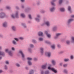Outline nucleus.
<instances>
[{"label": "nucleus", "mask_w": 74, "mask_h": 74, "mask_svg": "<svg viewBox=\"0 0 74 74\" xmlns=\"http://www.w3.org/2000/svg\"><path fill=\"white\" fill-rule=\"evenodd\" d=\"M66 43L68 45H69V44H70V41L69 40H67L66 41Z\"/></svg>", "instance_id": "37998d69"}, {"label": "nucleus", "mask_w": 74, "mask_h": 74, "mask_svg": "<svg viewBox=\"0 0 74 74\" xmlns=\"http://www.w3.org/2000/svg\"><path fill=\"white\" fill-rule=\"evenodd\" d=\"M34 74V71L33 70H31L29 72V74Z\"/></svg>", "instance_id": "393cba45"}, {"label": "nucleus", "mask_w": 74, "mask_h": 74, "mask_svg": "<svg viewBox=\"0 0 74 74\" xmlns=\"http://www.w3.org/2000/svg\"><path fill=\"white\" fill-rule=\"evenodd\" d=\"M63 66L64 67H66L67 66V64H64Z\"/></svg>", "instance_id": "49530a36"}, {"label": "nucleus", "mask_w": 74, "mask_h": 74, "mask_svg": "<svg viewBox=\"0 0 74 74\" xmlns=\"http://www.w3.org/2000/svg\"><path fill=\"white\" fill-rule=\"evenodd\" d=\"M19 39L21 40H23V38L22 37H20L19 38Z\"/></svg>", "instance_id": "09e8293b"}, {"label": "nucleus", "mask_w": 74, "mask_h": 74, "mask_svg": "<svg viewBox=\"0 0 74 74\" xmlns=\"http://www.w3.org/2000/svg\"><path fill=\"white\" fill-rule=\"evenodd\" d=\"M14 39L16 41H19V39L16 38H14Z\"/></svg>", "instance_id": "a18cd8bd"}, {"label": "nucleus", "mask_w": 74, "mask_h": 74, "mask_svg": "<svg viewBox=\"0 0 74 74\" xmlns=\"http://www.w3.org/2000/svg\"><path fill=\"white\" fill-rule=\"evenodd\" d=\"M71 38L72 39V41H71V42H72V43H74V37H72Z\"/></svg>", "instance_id": "a878e982"}, {"label": "nucleus", "mask_w": 74, "mask_h": 74, "mask_svg": "<svg viewBox=\"0 0 74 74\" xmlns=\"http://www.w3.org/2000/svg\"><path fill=\"white\" fill-rule=\"evenodd\" d=\"M28 65H29V66H31V65H32V62L30 61H28Z\"/></svg>", "instance_id": "5701e85b"}, {"label": "nucleus", "mask_w": 74, "mask_h": 74, "mask_svg": "<svg viewBox=\"0 0 74 74\" xmlns=\"http://www.w3.org/2000/svg\"><path fill=\"white\" fill-rule=\"evenodd\" d=\"M28 17L30 19H32V15L31 14H29L28 15Z\"/></svg>", "instance_id": "e433bc0d"}, {"label": "nucleus", "mask_w": 74, "mask_h": 74, "mask_svg": "<svg viewBox=\"0 0 74 74\" xmlns=\"http://www.w3.org/2000/svg\"><path fill=\"white\" fill-rule=\"evenodd\" d=\"M11 16L12 18H14L15 17H16V18H19V16H18V12H16L15 15V16H14V14L11 15Z\"/></svg>", "instance_id": "f03ea898"}, {"label": "nucleus", "mask_w": 74, "mask_h": 74, "mask_svg": "<svg viewBox=\"0 0 74 74\" xmlns=\"http://www.w3.org/2000/svg\"><path fill=\"white\" fill-rule=\"evenodd\" d=\"M60 10L61 12H64V8H60Z\"/></svg>", "instance_id": "b1692460"}, {"label": "nucleus", "mask_w": 74, "mask_h": 74, "mask_svg": "<svg viewBox=\"0 0 74 74\" xmlns=\"http://www.w3.org/2000/svg\"><path fill=\"white\" fill-rule=\"evenodd\" d=\"M55 10V7H52L50 9V11L51 12H53Z\"/></svg>", "instance_id": "9b49d317"}, {"label": "nucleus", "mask_w": 74, "mask_h": 74, "mask_svg": "<svg viewBox=\"0 0 74 74\" xmlns=\"http://www.w3.org/2000/svg\"><path fill=\"white\" fill-rule=\"evenodd\" d=\"M3 73V71L2 70H0V74Z\"/></svg>", "instance_id": "338daca9"}, {"label": "nucleus", "mask_w": 74, "mask_h": 74, "mask_svg": "<svg viewBox=\"0 0 74 74\" xmlns=\"http://www.w3.org/2000/svg\"><path fill=\"white\" fill-rule=\"evenodd\" d=\"M51 62L53 66H55L56 64V61L54 60H53L51 61Z\"/></svg>", "instance_id": "dca6fc26"}, {"label": "nucleus", "mask_w": 74, "mask_h": 74, "mask_svg": "<svg viewBox=\"0 0 74 74\" xmlns=\"http://www.w3.org/2000/svg\"><path fill=\"white\" fill-rule=\"evenodd\" d=\"M34 59L35 61H37V59L36 58H34Z\"/></svg>", "instance_id": "0e129e2a"}, {"label": "nucleus", "mask_w": 74, "mask_h": 74, "mask_svg": "<svg viewBox=\"0 0 74 74\" xmlns=\"http://www.w3.org/2000/svg\"><path fill=\"white\" fill-rule=\"evenodd\" d=\"M64 71L65 73H67V71L66 70V69H64Z\"/></svg>", "instance_id": "864d4df0"}, {"label": "nucleus", "mask_w": 74, "mask_h": 74, "mask_svg": "<svg viewBox=\"0 0 74 74\" xmlns=\"http://www.w3.org/2000/svg\"><path fill=\"white\" fill-rule=\"evenodd\" d=\"M30 47L31 48H34V45L33 44H30Z\"/></svg>", "instance_id": "ea45409f"}, {"label": "nucleus", "mask_w": 74, "mask_h": 74, "mask_svg": "<svg viewBox=\"0 0 74 74\" xmlns=\"http://www.w3.org/2000/svg\"><path fill=\"white\" fill-rule=\"evenodd\" d=\"M70 59H71L73 60V59H74V57H73V56H71L70 57Z\"/></svg>", "instance_id": "de8ad7c7"}, {"label": "nucleus", "mask_w": 74, "mask_h": 74, "mask_svg": "<svg viewBox=\"0 0 74 74\" xmlns=\"http://www.w3.org/2000/svg\"><path fill=\"white\" fill-rule=\"evenodd\" d=\"M21 8H25V6H24V5H21Z\"/></svg>", "instance_id": "4d7b16f0"}, {"label": "nucleus", "mask_w": 74, "mask_h": 74, "mask_svg": "<svg viewBox=\"0 0 74 74\" xmlns=\"http://www.w3.org/2000/svg\"><path fill=\"white\" fill-rule=\"evenodd\" d=\"M8 53H9V55L10 56H12V53L11 52V51H10Z\"/></svg>", "instance_id": "c756f323"}, {"label": "nucleus", "mask_w": 74, "mask_h": 74, "mask_svg": "<svg viewBox=\"0 0 74 74\" xmlns=\"http://www.w3.org/2000/svg\"><path fill=\"white\" fill-rule=\"evenodd\" d=\"M56 0H53L51 2V4L52 5H53L54 6H55V4L54 3V2H55V1H56Z\"/></svg>", "instance_id": "a211bd4d"}, {"label": "nucleus", "mask_w": 74, "mask_h": 74, "mask_svg": "<svg viewBox=\"0 0 74 74\" xmlns=\"http://www.w3.org/2000/svg\"><path fill=\"white\" fill-rule=\"evenodd\" d=\"M63 2V0H59V4H61Z\"/></svg>", "instance_id": "f704fd0d"}, {"label": "nucleus", "mask_w": 74, "mask_h": 74, "mask_svg": "<svg viewBox=\"0 0 74 74\" xmlns=\"http://www.w3.org/2000/svg\"><path fill=\"white\" fill-rule=\"evenodd\" d=\"M32 42L34 43H36L37 42L36 40H34V39L32 40Z\"/></svg>", "instance_id": "a19ab883"}, {"label": "nucleus", "mask_w": 74, "mask_h": 74, "mask_svg": "<svg viewBox=\"0 0 74 74\" xmlns=\"http://www.w3.org/2000/svg\"><path fill=\"white\" fill-rule=\"evenodd\" d=\"M27 59L28 60V61H30L31 60H33V59L32 58L29 57H28L27 58Z\"/></svg>", "instance_id": "c85d7f7f"}, {"label": "nucleus", "mask_w": 74, "mask_h": 74, "mask_svg": "<svg viewBox=\"0 0 74 74\" xmlns=\"http://www.w3.org/2000/svg\"><path fill=\"white\" fill-rule=\"evenodd\" d=\"M51 48H52V49H55V45H54L51 46Z\"/></svg>", "instance_id": "4c0bfd02"}, {"label": "nucleus", "mask_w": 74, "mask_h": 74, "mask_svg": "<svg viewBox=\"0 0 74 74\" xmlns=\"http://www.w3.org/2000/svg\"><path fill=\"white\" fill-rule=\"evenodd\" d=\"M45 42L46 44H51V42L47 40L45 41Z\"/></svg>", "instance_id": "72a5a7b5"}, {"label": "nucleus", "mask_w": 74, "mask_h": 74, "mask_svg": "<svg viewBox=\"0 0 74 74\" xmlns=\"http://www.w3.org/2000/svg\"><path fill=\"white\" fill-rule=\"evenodd\" d=\"M45 74H49V71H46L45 72Z\"/></svg>", "instance_id": "473e14b6"}, {"label": "nucleus", "mask_w": 74, "mask_h": 74, "mask_svg": "<svg viewBox=\"0 0 74 74\" xmlns=\"http://www.w3.org/2000/svg\"><path fill=\"white\" fill-rule=\"evenodd\" d=\"M0 55L4 56H5V53L3 51H0Z\"/></svg>", "instance_id": "f3484780"}, {"label": "nucleus", "mask_w": 74, "mask_h": 74, "mask_svg": "<svg viewBox=\"0 0 74 74\" xmlns=\"http://www.w3.org/2000/svg\"><path fill=\"white\" fill-rule=\"evenodd\" d=\"M30 10V8H28L25 9V11L26 12L27 11H29Z\"/></svg>", "instance_id": "2f4dec72"}, {"label": "nucleus", "mask_w": 74, "mask_h": 74, "mask_svg": "<svg viewBox=\"0 0 74 74\" xmlns=\"http://www.w3.org/2000/svg\"><path fill=\"white\" fill-rule=\"evenodd\" d=\"M28 50L29 52H32V49H28Z\"/></svg>", "instance_id": "8fccbe9b"}, {"label": "nucleus", "mask_w": 74, "mask_h": 74, "mask_svg": "<svg viewBox=\"0 0 74 74\" xmlns=\"http://www.w3.org/2000/svg\"><path fill=\"white\" fill-rule=\"evenodd\" d=\"M4 69L5 70H8V67L7 66L5 65L4 66Z\"/></svg>", "instance_id": "c9c22d12"}, {"label": "nucleus", "mask_w": 74, "mask_h": 74, "mask_svg": "<svg viewBox=\"0 0 74 74\" xmlns=\"http://www.w3.org/2000/svg\"><path fill=\"white\" fill-rule=\"evenodd\" d=\"M9 71L10 73H13V71L11 69Z\"/></svg>", "instance_id": "6e6d98bb"}, {"label": "nucleus", "mask_w": 74, "mask_h": 74, "mask_svg": "<svg viewBox=\"0 0 74 74\" xmlns=\"http://www.w3.org/2000/svg\"><path fill=\"white\" fill-rule=\"evenodd\" d=\"M44 74V71H41V74Z\"/></svg>", "instance_id": "052dcab7"}, {"label": "nucleus", "mask_w": 74, "mask_h": 74, "mask_svg": "<svg viewBox=\"0 0 74 74\" xmlns=\"http://www.w3.org/2000/svg\"><path fill=\"white\" fill-rule=\"evenodd\" d=\"M73 21H74V19H73L71 18L69 19L67 22L68 25H70L71 23V22Z\"/></svg>", "instance_id": "20e7f679"}, {"label": "nucleus", "mask_w": 74, "mask_h": 74, "mask_svg": "<svg viewBox=\"0 0 74 74\" xmlns=\"http://www.w3.org/2000/svg\"><path fill=\"white\" fill-rule=\"evenodd\" d=\"M5 63L6 64H9V62L8 61H6L5 62Z\"/></svg>", "instance_id": "5fc2aeb1"}, {"label": "nucleus", "mask_w": 74, "mask_h": 74, "mask_svg": "<svg viewBox=\"0 0 74 74\" xmlns=\"http://www.w3.org/2000/svg\"><path fill=\"white\" fill-rule=\"evenodd\" d=\"M16 65L17 67H20V64L18 63H16Z\"/></svg>", "instance_id": "79ce46f5"}, {"label": "nucleus", "mask_w": 74, "mask_h": 74, "mask_svg": "<svg viewBox=\"0 0 74 74\" xmlns=\"http://www.w3.org/2000/svg\"><path fill=\"white\" fill-rule=\"evenodd\" d=\"M53 31H56L57 30V27L56 26H54L53 28Z\"/></svg>", "instance_id": "412c9836"}, {"label": "nucleus", "mask_w": 74, "mask_h": 74, "mask_svg": "<svg viewBox=\"0 0 74 74\" xmlns=\"http://www.w3.org/2000/svg\"><path fill=\"white\" fill-rule=\"evenodd\" d=\"M46 56L48 57H51V53L50 52H46L45 53Z\"/></svg>", "instance_id": "1a4fd4ad"}, {"label": "nucleus", "mask_w": 74, "mask_h": 74, "mask_svg": "<svg viewBox=\"0 0 74 74\" xmlns=\"http://www.w3.org/2000/svg\"><path fill=\"white\" fill-rule=\"evenodd\" d=\"M45 33L46 35H47V36L48 37V38H50L51 37V35L48 34V32L46 31H45Z\"/></svg>", "instance_id": "ddd939ff"}, {"label": "nucleus", "mask_w": 74, "mask_h": 74, "mask_svg": "<svg viewBox=\"0 0 74 74\" xmlns=\"http://www.w3.org/2000/svg\"><path fill=\"white\" fill-rule=\"evenodd\" d=\"M40 16L39 15H37V17L35 19V20L38 22L40 21Z\"/></svg>", "instance_id": "423d86ee"}, {"label": "nucleus", "mask_w": 74, "mask_h": 74, "mask_svg": "<svg viewBox=\"0 0 74 74\" xmlns=\"http://www.w3.org/2000/svg\"><path fill=\"white\" fill-rule=\"evenodd\" d=\"M71 18H74V15H72L71 16Z\"/></svg>", "instance_id": "774afa93"}, {"label": "nucleus", "mask_w": 74, "mask_h": 74, "mask_svg": "<svg viewBox=\"0 0 74 74\" xmlns=\"http://www.w3.org/2000/svg\"><path fill=\"white\" fill-rule=\"evenodd\" d=\"M19 53L21 54V55L22 56V59L23 60H25V54H24L23 53V52L21 50H19Z\"/></svg>", "instance_id": "f257e3e1"}, {"label": "nucleus", "mask_w": 74, "mask_h": 74, "mask_svg": "<svg viewBox=\"0 0 74 74\" xmlns=\"http://www.w3.org/2000/svg\"><path fill=\"white\" fill-rule=\"evenodd\" d=\"M45 24L48 26V27H49V26H50V23L48 21H46L45 22Z\"/></svg>", "instance_id": "6e6552de"}, {"label": "nucleus", "mask_w": 74, "mask_h": 74, "mask_svg": "<svg viewBox=\"0 0 74 74\" xmlns=\"http://www.w3.org/2000/svg\"><path fill=\"white\" fill-rule=\"evenodd\" d=\"M57 47L58 48H60V45H57Z\"/></svg>", "instance_id": "e2e57ef3"}, {"label": "nucleus", "mask_w": 74, "mask_h": 74, "mask_svg": "<svg viewBox=\"0 0 74 74\" xmlns=\"http://www.w3.org/2000/svg\"><path fill=\"white\" fill-rule=\"evenodd\" d=\"M39 40H40V41H43V38H39Z\"/></svg>", "instance_id": "3c124183"}, {"label": "nucleus", "mask_w": 74, "mask_h": 74, "mask_svg": "<svg viewBox=\"0 0 74 74\" xmlns=\"http://www.w3.org/2000/svg\"><path fill=\"white\" fill-rule=\"evenodd\" d=\"M64 53V51H61L59 52V54H62V53Z\"/></svg>", "instance_id": "603ef678"}, {"label": "nucleus", "mask_w": 74, "mask_h": 74, "mask_svg": "<svg viewBox=\"0 0 74 74\" xmlns=\"http://www.w3.org/2000/svg\"><path fill=\"white\" fill-rule=\"evenodd\" d=\"M64 62H68V61H69V59H64Z\"/></svg>", "instance_id": "7c9ffc66"}, {"label": "nucleus", "mask_w": 74, "mask_h": 74, "mask_svg": "<svg viewBox=\"0 0 74 74\" xmlns=\"http://www.w3.org/2000/svg\"><path fill=\"white\" fill-rule=\"evenodd\" d=\"M25 69L26 70H29V68H28V67L26 66L25 67Z\"/></svg>", "instance_id": "69168bd1"}, {"label": "nucleus", "mask_w": 74, "mask_h": 74, "mask_svg": "<svg viewBox=\"0 0 74 74\" xmlns=\"http://www.w3.org/2000/svg\"><path fill=\"white\" fill-rule=\"evenodd\" d=\"M5 52H7V53H9L10 51H9V49H6L5 50Z\"/></svg>", "instance_id": "58836bf2"}, {"label": "nucleus", "mask_w": 74, "mask_h": 74, "mask_svg": "<svg viewBox=\"0 0 74 74\" xmlns=\"http://www.w3.org/2000/svg\"><path fill=\"white\" fill-rule=\"evenodd\" d=\"M12 51H15V48L14 47H12Z\"/></svg>", "instance_id": "13d9d810"}, {"label": "nucleus", "mask_w": 74, "mask_h": 74, "mask_svg": "<svg viewBox=\"0 0 74 74\" xmlns=\"http://www.w3.org/2000/svg\"><path fill=\"white\" fill-rule=\"evenodd\" d=\"M21 25H22V26H23L24 27H25V28H26V24L24 23H22Z\"/></svg>", "instance_id": "cd10ccee"}, {"label": "nucleus", "mask_w": 74, "mask_h": 74, "mask_svg": "<svg viewBox=\"0 0 74 74\" xmlns=\"http://www.w3.org/2000/svg\"><path fill=\"white\" fill-rule=\"evenodd\" d=\"M68 9L70 13H72V11H71V6H69L68 7Z\"/></svg>", "instance_id": "9d476101"}, {"label": "nucleus", "mask_w": 74, "mask_h": 74, "mask_svg": "<svg viewBox=\"0 0 74 74\" xmlns=\"http://www.w3.org/2000/svg\"><path fill=\"white\" fill-rule=\"evenodd\" d=\"M60 35H61V33H60L56 34V36L54 37V38L55 39L58 38V37H59V36H60Z\"/></svg>", "instance_id": "0eeeda50"}, {"label": "nucleus", "mask_w": 74, "mask_h": 74, "mask_svg": "<svg viewBox=\"0 0 74 74\" xmlns=\"http://www.w3.org/2000/svg\"><path fill=\"white\" fill-rule=\"evenodd\" d=\"M5 16V14L3 12H1L0 14V17L1 18H4Z\"/></svg>", "instance_id": "39448f33"}, {"label": "nucleus", "mask_w": 74, "mask_h": 74, "mask_svg": "<svg viewBox=\"0 0 74 74\" xmlns=\"http://www.w3.org/2000/svg\"><path fill=\"white\" fill-rule=\"evenodd\" d=\"M41 13H44V12H45V11L44 10H42L41 11Z\"/></svg>", "instance_id": "680f3d73"}, {"label": "nucleus", "mask_w": 74, "mask_h": 74, "mask_svg": "<svg viewBox=\"0 0 74 74\" xmlns=\"http://www.w3.org/2000/svg\"><path fill=\"white\" fill-rule=\"evenodd\" d=\"M12 29L13 30V31H14V32H15L16 30V27L15 26H13L12 27Z\"/></svg>", "instance_id": "aec40b11"}, {"label": "nucleus", "mask_w": 74, "mask_h": 74, "mask_svg": "<svg viewBox=\"0 0 74 74\" xmlns=\"http://www.w3.org/2000/svg\"><path fill=\"white\" fill-rule=\"evenodd\" d=\"M38 34L39 36H42V37L43 36V33L42 32H39Z\"/></svg>", "instance_id": "2eb2a0df"}, {"label": "nucleus", "mask_w": 74, "mask_h": 74, "mask_svg": "<svg viewBox=\"0 0 74 74\" xmlns=\"http://www.w3.org/2000/svg\"><path fill=\"white\" fill-rule=\"evenodd\" d=\"M46 66H47V64L42 65V68L43 69H46Z\"/></svg>", "instance_id": "4be33fe9"}, {"label": "nucleus", "mask_w": 74, "mask_h": 74, "mask_svg": "<svg viewBox=\"0 0 74 74\" xmlns=\"http://www.w3.org/2000/svg\"><path fill=\"white\" fill-rule=\"evenodd\" d=\"M40 51L42 55H43V53H44V48H40Z\"/></svg>", "instance_id": "4468645a"}, {"label": "nucleus", "mask_w": 74, "mask_h": 74, "mask_svg": "<svg viewBox=\"0 0 74 74\" xmlns=\"http://www.w3.org/2000/svg\"><path fill=\"white\" fill-rule=\"evenodd\" d=\"M48 69H49V70H52V71H53L54 73H58L57 71L55 69L53 68H51L50 66L48 67Z\"/></svg>", "instance_id": "7ed1b4c3"}, {"label": "nucleus", "mask_w": 74, "mask_h": 74, "mask_svg": "<svg viewBox=\"0 0 74 74\" xmlns=\"http://www.w3.org/2000/svg\"><path fill=\"white\" fill-rule=\"evenodd\" d=\"M3 26L4 27H7V23L6 22H4L3 24Z\"/></svg>", "instance_id": "f8f14e48"}, {"label": "nucleus", "mask_w": 74, "mask_h": 74, "mask_svg": "<svg viewBox=\"0 0 74 74\" xmlns=\"http://www.w3.org/2000/svg\"><path fill=\"white\" fill-rule=\"evenodd\" d=\"M6 9H8V10H10V9L11 8V7L10 6H7L6 7Z\"/></svg>", "instance_id": "c03bdc74"}, {"label": "nucleus", "mask_w": 74, "mask_h": 74, "mask_svg": "<svg viewBox=\"0 0 74 74\" xmlns=\"http://www.w3.org/2000/svg\"><path fill=\"white\" fill-rule=\"evenodd\" d=\"M20 15L22 18H25L26 17L25 15V14L23 13L21 14Z\"/></svg>", "instance_id": "6ab92c4d"}, {"label": "nucleus", "mask_w": 74, "mask_h": 74, "mask_svg": "<svg viewBox=\"0 0 74 74\" xmlns=\"http://www.w3.org/2000/svg\"><path fill=\"white\" fill-rule=\"evenodd\" d=\"M21 1L22 3H24L25 1V0H21Z\"/></svg>", "instance_id": "bf43d9fd"}, {"label": "nucleus", "mask_w": 74, "mask_h": 74, "mask_svg": "<svg viewBox=\"0 0 74 74\" xmlns=\"http://www.w3.org/2000/svg\"><path fill=\"white\" fill-rule=\"evenodd\" d=\"M12 43L14 45H16L17 44L16 42V41H15V40H13Z\"/></svg>", "instance_id": "bb28decb"}]
</instances>
